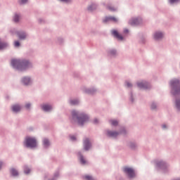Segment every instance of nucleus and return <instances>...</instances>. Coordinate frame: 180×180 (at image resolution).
Segmentation results:
<instances>
[{
  "mask_svg": "<svg viewBox=\"0 0 180 180\" xmlns=\"http://www.w3.org/2000/svg\"><path fill=\"white\" fill-rule=\"evenodd\" d=\"M124 33H129V30H127V29L124 30Z\"/></svg>",
  "mask_w": 180,
  "mask_h": 180,
  "instance_id": "58836bf2",
  "label": "nucleus"
},
{
  "mask_svg": "<svg viewBox=\"0 0 180 180\" xmlns=\"http://www.w3.org/2000/svg\"><path fill=\"white\" fill-rule=\"evenodd\" d=\"M123 170L125 174H127L129 178H134V176H136L134 169H133L131 167H124Z\"/></svg>",
  "mask_w": 180,
  "mask_h": 180,
  "instance_id": "39448f33",
  "label": "nucleus"
},
{
  "mask_svg": "<svg viewBox=\"0 0 180 180\" xmlns=\"http://www.w3.org/2000/svg\"><path fill=\"white\" fill-rule=\"evenodd\" d=\"M25 144L26 147H29L30 148H34V147L37 146L36 139L32 137H27L25 139Z\"/></svg>",
  "mask_w": 180,
  "mask_h": 180,
  "instance_id": "20e7f679",
  "label": "nucleus"
},
{
  "mask_svg": "<svg viewBox=\"0 0 180 180\" xmlns=\"http://www.w3.org/2000/svg\"><path fill=\"white\" fill-rule=\"evenodd\" d=\"M94 124L98 123V119H95V120H94Z\"/></svg>",
  "mask_w": 180,
  "mask_h": 180,
  "instance_id": "4c0bfd02",
  "label": "nucleus"
},
{
  "mask_svg": "<svg viewBox=\"0 0 180 180\" xmlns=\"http://www.w3.org/2000/svg\"><path fill=\"white\" fill-rule=\"evenodd\" d=\"M19 39L20 40H23V39H26V34L25 33H22L19 34Z\"/></svg>",
  "mask_w": 180,
  "mask_h": 180,
  "instance_id": "4be33fe9",
  "label": "nucleus"
},
{
  "mask_svg": "<svg viewBox=\"0 0 180 180\" xmlns=\"http://www.w3.org/2000/svg\"><path fill=\"white\" fill-rule=\"evenodd\" d=\"M138 86L139 88H141L143 89H147L150 86L148 85V83L144 82H141L138 83Z\"/></svg>",
  "mask_w": 180,
  "mask_h": 180,
  "instance_id": "0eeeda50",
  "label": "nucleus"
},
{
  "mask_svg": "<svg viewBox=\"0 0 180 180\" xmlns=\"http://www.w3.org/2000/svg\"><path fill=\"white\" fill-rule=\"evenodd\" d=\"M164 37V34L162 32H155L154 34L155 40H160V39H162Z\"/></svg>",
  "mask_w": 180,
  "mask_h": 180,
  "instance_id": "9d476101",
  "label": "nucleus"
},
{
  "mask_svg": "<svg viewBox=\"0 0 180 180\" xmlns=\"http://www.w3.org/2000/svg\"><path fill=\"white\" fill-rule=\"evenodd\" d=\"M170 1V4H174L175 2H178V1L179 0H169Z\"/></svg>",
  "mask_w": 180,
  "mask_h": 180,
  "instance_id": "f704fd0d",
  "label": "nucleus"
},
{
  "mask_svg": "<svg viewBox=\"0 0 180 180\" xmlns=\"http://www.w3.org/2000/svg\"><path fill=\"white\" fill-rule=\"evenodd\" d=\"M79 156L80 162L84 165H85V164H86V160H85V159H84V157L81 155V154L79 153Z\"/></svg>",
  "mask_w": 180,
  "mask_h": 180,
  "instance_id": "f3484780",
  "label": "nucleus"
},
{
  "mask_svg": "<svg viewBox=\"0 0 180 180\" xmlns=\"http://www.w3.org/2000/svg\"><path fill=\"white\" fill-rule=\"evenodd\" d=\"M22 82L25 85H29L30 84V78L29 77H24L22 79Z\"/></svg>",
  "mask_w": 180,
  "mask_h": 180,
  "instance_id": "2eb2a0df",
  "label": "nucleus"
},
{
  "mask_svg": "<svg viewBox=\"0 0 180 180\" xmlns=\"http://www.w3.org/2000/svg\"><path fill=\"white\" fill-rule=\"evenodd\" d=\"M176 108H177L178 109H179V108H180V101L179 100L176 101Z\"/></svg>",
  "mask_w": 180,
  "mask_h": 180,
  "instance_id": "a878e982",
  "label": "nucleus"
},
{
  "mask_svg": "<svg viewBox=\"0 0 180 180\" xmlns=\"http://www.w3.org/2000/svg\"><path fill=\"white\" fill-rule=\"evenodd\" d=\"M112 34L114 36V37H116L118 40H123V37L119 34L116 30L112 31Z\"/></svg>",
  "mask_w": 180,
  "mask_h": 180,
  "instance_id": "6e6552de",
  "label": "nucleus"
},
{
  "mask_svg": "<svg viewBox=\"0 0 180 180\" xmlns=\"http://www.w3.org/2000/svg\"><path fill=\"white\" fill-rule=\"evenodd\" d=\"M42 110H44L45 112H49V110H51L53 108L50 105L44 104L41 105Z\"/></svg>",
  "mask_w": 180,
  "mask_h": 180,
  "instance_id": "1a4fd4ad",
  "label": "nucleus"
},
{
  "mask_svg": "<svg viewBox=\"0 0 180 180\" xmlns=\"http://www.w3.org/2000/svg\"><path fill=\"white\" fill-rule=\"evenodd\" d=\"M70 139H71L72 141H74L75 140H77V138H75V136H70Z\"/></svg>",
  "mask_w": 180,
  "mask_h": 180,
  "instance_id": "72a5a7b5",
  "label": "nucleus"
},
{
  "mask_svg": "<svg viewBox=\"0 0 180 180\" xmlns=\"http://www.w3.org/2000/svg\"><path fill=\"white\" fill-rule=\"evenodd\" d=\"M107 134L108 137H117V136H119V133L111 131H108Z\"/></svg>",
  "mask_w": 180,
  "mask_h": 180,
  "instance_id": "9b49d317",
  "label": "nucleus"
},
{
  "mask_svg": "<svg viewBox=\"0 0 180 180\" xmlns=\"http://www.w3.org/2000/svg\"><path fill=\"white\" fill-rule=\"evenodd\" d=\"M94 9H96V5L95 4H93L88 8L89 11H94Z\"/></svg>",
  "mask_w": 180,
  "mask_h": 180,
  "instance_id": "b1692460",
  "label": "nucleus"
},
{
  "mask_svg": "<svg viewBox=\"0 0 180 180\" xmlns=\"http://www.w3.org/2000/svg\"><path fill=\"white\" fill-rule=\"evenodd\" d=\"M11 174L13 176H18V175H19V173L18 172V171L15 169H11Z\"/></svg>",
  "mask_w": 180,
  "mask_h": 180,
  "instance_id": "dca6fc26",
  "label": "nucleus"
},
{
  "mask_svg": "<svg viewBox=\"0 0 180 180\" xmlns=\"http://www.w3.org/2000/svg\"><path fill=\"white\" fill-rule=\"evenodd\" d=\"M24 172L25 174H29L30 172V169H29V167H25Z\"/></svg>",
  "mask_w": 180,
  "mask_h": 180,
  "instance_id": "bb28decb",
  "label": "nucleus"
},
{
  "mask_svg": "<svg viewBox=\"0 0 180 180\" xmlns=\"http://www.w3.org/2000/svg\"><path fill=\"white\" fill-rule=\"evenodd\" d=\"M112 21V22H117V18H116L115 17L113 16H109L105 18V19L103 20V22H109V21Z\"/></svg>",
  "mask_w": 180,
  "mask_h": 180,
  "instance_id": "f8f14e48",
  "label": "nucleus"
},
{
  "mask_svg": "<svg viewBox=\"0 0 180 180\" xmlns=\"http://www.w3.org/2000/svg\"><path fill=\"white\" fill-rule=\"evenodd\" d=\"M43 143L44 147H49V146H50V141H49L47 139H44Z\"/></svg>",
  "mask_w": 180,
  "mask_h": 180,
  "instance_id": "6ab92c4d",
  "label": "nucleus"
},
{
  "mask_svg": "<svg viewBox=\"0 0 180 180\" xmlns=\"http://www.w3.org/2000/svg\"><path fill=\"white\" fill-rule=\"evenodd\" d=\"M171 86L173 88V94L177 95L180 94V84L179 80L173 79L170 82Z\"/></svg>",
  "mask_w": 180,
  "mask_h": 180,
  "instance_id": "7ed1b4c3",
  "label": "nucleus"
},
{
  "mask_svg": "<svg viewBox=\"0 0 180 180\" xmlns=\"http://www.w3.org/2000/svg\"><path fill=\"white\" fill-rule=\"evenodd\" d=\"M6 47H8V44L0 41V50L6 49Z\"/></svg>",
  "mask_w": 180,
  "mask_h": 180,
  "instance_id": "a211bd4d",
  "label": "nucleus"
},
{
  "mask_svg": "<svg viewBox=\"0 0 180 180\" xmlns=\"http://www.w3.org/2000/svg\"><path fill=\"white\" fill-rule=\"evenodd\" d=\"M108 9H109V11H116V8H115L114 7H112V6H108Z\"/></svg>",
  "mask_w": 180,
  "mask_h": 180,
  "instance_id": "c85d7f7f",
  "label": "nucleus"
},
{
  "mask_svg": "<svg viewBox=\"0 0 180 180\" xmlns=\"http://www.w3.org/2000/svg\"><path fill=\"white\" fill-rule=\"evenodd\" d=\"M84 179H86V180H94V177L91 176L89 175H86V176H84Z\"/></svg>",
  "mask_w": 180,
  "mask_h": 180,
  "instance_id": "5701e85b",
  "label": "nucleus"
},
{
  "mask_svg": "<svg viewBox=\"0 0 180 180\" xmlns=\"http://www.w3.org/2000/svg\"><path fill=\"white\" fill-rule=\"evenodd\" d=\"M19 2H20V4H26V2H27V0H20Z\"/></svg>",
  "mask_w": 180,
  "mask_h": 180,
  "instance_id": "2f4dec72",
  "label": "nucleus"
},
{
  "mask_svg": "<svg viewBox=\"0 0 180 180\" xmlns=\"http://www.w3.org/2000/svg\"><path fill=\"white\" fill-rule=\"evenodd\" d=\"M11 65L14 68H17L20 71H23V70H27L30 66V63L27 60H20L18 59H13L11 60Z\"/></svg>",
  "mask_w": 180,
  "mask_h": 180,
  "instance_id": "f257e3e1",
  "label": "nucleus"
},
{
  "mask_svg": "<svg viewBox=\"0 0 180 180\" xmlns=\"http://www.w3.org/2000/svg\"><path fill=\"white\" fill-rule=\"evenodd\" d=\"M25 108H26L27 109H29V108H30V103H27V104L25 105Z\"/></svg>",
  "mask_w": 180,
  "mask_h": 180,
  "instance_id": "c9c22d12",
  "label": "nucleus"
},
{
  "mask_svg": "<svg viewBox=\"0 0 180 180\" xmlns=\"http://www.w3.org/2000/svg\"><path fill=\"white\" fill-rule=\"evenodd\" d=\"M20 20V16L19 15L15 14L13 18L14 22H19Z\"/></svg>",
  "mask_w": 180,
  "mask_h": 180,
  "instance_id": "aec40b11",
  "label": "nucleus"
},
{
  "mask_svg": "<svg viewBox=\"0 0 180 180\" xmlns=\"http://www.w3.org/2000/svg\"><path fill=\"white\" fill-rule=\"evenodd\" d=\"M155 108H156V105L154 103H153L151 105V109L154 110V109H155Z\"/></svg>",
  "mask_w": 180,
  "mask_h": 180,
  "instance_id": "e433bc0d",
  "label": "nucleus"
},
{
  "mask_svg": "<svg viewBox=\"0 0 180 180\" xmlns=\"http://www.w3.org/2000/svg\"><path fill=\"white\" fill-rule=\"evenodd\" d=\"M2 165H3L2 162H0V169H1V168H2Z\"/></svg>",
  "mask_w": 180,
  "mask_h": 180,
  "instance_id": "a19ab883",
  "label": "nucleus"
},
{
  "mask_svg": "<svg viewBox=\"0 0 180 180\" xmlns=\"http://www.w3.org/2000/svg\"><path fill=\"white\" fill-rule=\"evenodd\" d=\"M14 46L15 47H19L20 46V43H19V41H15L14 43Z\"/></svg>",
  "mask_w": 180,
  "mask_h": 180,
  "instance_id": "cd10ccee",
  "label": "nucleus"
},
{
  "mask_svg": "<svg viewBox=\"0 0 180 180\" xmlns=\"http://www.w3.org/2000/svg\"><path fill=\"white\" fill-rule=\"evenodd\" d=\"M162 128H163V129H167V125L163 124V125H162Z\"/></svg>",
  "mask_w": 180,
  "mask_h": 180,
  "instance_id": "ea45409f",
  "label": "nucleus"
},
{
  "mask_svg": "<svg viewBox=\"0 0 180 180\" xmlns=\"http://www.w3.org/2000/svg\"><path fill=\"white\" fill-rule=\"evenodd\" d=\"M129 23L131 25H139V18H134V19L131 20Z\"/></svg>",
  "mask_w": 180,
  "mask_h": 180,
  "instance_id": "4468645a",
  "label": "nucleus"
},
{
  "mask_svg": "<svg viewBox=\"0 0 180 180\" xmlns=\"http://www.w3.org/2000/svg\"><path fill=\"white\" fill-rule=\"evenodd\" d=\"M84 148L86 151H88L91 148V143H89V139H86L84 141Z\"/></svg>",
  "mask_w": 180,
  "mask_h": 180,
  "instance_id": "423d86ee",
  "label": "nucleus"
},
{
  "mask_svg": "<svg viewBox=\"0 0 180 180\" xmlns=\"http://www.w3.org/2000/svg\"><path fill=\"white\" fill-rule=\"evenodd\" d=\"M112 126H117L119 124V122L116 120H112L110 121Z\"/></svg>",
  "mask_w": 180,
  "mask_h": 180,
  "instance_id": "412c9836",
  "label": "nucleus"
},
{
  "mask_svg": "<svg viewBox=\"0 0 180 180\" xmlns=\"http://www.w3.org/2000/svg\"><path fill=\"white\" fill-rule=\"evenodd\" d=\"M20 105H14L12 106V110L13 112H15V113H18V112H20Z\"/></svg>",
  "mask_w": 180,
  "mask_h": 180,
  "instance_id": "ddd939ff",
  "label": "nucleus"
},
{
  "mask_svg": "<svg viewBox=\"0 0 180 180\" xmlns=\"http://www.w3.org/2000/svg\"><path fill=\"white\" fill-rule=\"evenodd\" d=\"M62 2H65L66 4H68L71 2V0H60Z\"/></svg>",
  "mask_w": 180,
  "mask_h": 180,
  "instance_id": "473e14b6",
  "label": "nucleus"
},
{
  "mask_svg": "<svg viewBox=\"0 0 180 180\" xmlns=\"http://www.w3.org/2000/svg\"><path fill=\"white\" fill-rule=\"evenodd\" d=\"M126 84H127V86L128 88H131V86H132L131 83H130V82H127Z\"/></svg>",
  "mask_w": 180,
  "mask_h": 180,
  "instance_id": "7c9ffc66",
  "label": "nucleus"
},
{
  "mask_svg": "<svg viewBox=\"0 0 180 180\" xmlns=\"http://www.w3.org/2000/svg\"><path fill=\"white\" fill-rule=\"evenodd\" d=\"M110 54L111 56H115V54H116V51L115 50H112L110 51Z\"/></svg>",
  "mask_w": 180,
  "mask_h": 180,
  "instance_id": "c756f323",
  "label": "nucleus"
},
{
  "mask_svg": "<svg viewBox=\"0 0 180 180\" xmlns=\"http://www.w3.org/2000/svg\"><path fill=\"white\" fill-rule=\"evenodd\" d=\"M70 104L71 105H78V100H71Z\"/></svg>",
  "mask_w": 180,
  "mask_h": 180,
  "instance_id": "393cba45",
  "label": "nucleus"
},
{
  "mask_svg": "<svg viewBox=\"0 0 180 180\" xmlns=\"http://www.w3.org/2000/svg\"><path fill=\"white\" fill-rule=\"evenodd\" d=\"M73 120H77L78 124L82 126L84 123H86L88 122V117L86 115L82 114L78 117V112L76 111H72V112Z\"/></svg>",
  "mask_w": 180,
  "mask_h": 180,
  "instance_id": "f03ea898",
  "label": "nucleus"
}]
</instances>
